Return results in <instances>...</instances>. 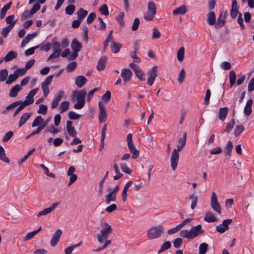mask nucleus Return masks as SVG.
Returning <instances> with one entry per match:
<instances>
[{"label": "nucleus", "mask_w": 254, "mask_h": 254, "mask_svg": "<svg viewBox=\"0 0 254 254\" xmlns=\"http://www.w3.org/2000/svg\"><path fill=\"white\" fill-rule=\"evenodd\" d=\"M187 133L185 132L183 137L179 140V145L177 146V148L175 149L172 154L171 157V166L173 170H175L179 160V154L180 151L185 146L186 142Z\"/></svg>", "instance_id": "nucleus-1"}, {"label": "nucleus", "mask_w": 254, "mask_h": 254, "mask_svg": "<svg viewBox=\"0 0 254 254\" xmlns=\"http://www.w3.org/2000/svg\"><path fill=\"white\" fill-rule=\"evenodd\" d=\"M204 232V231L202 229L201 225L198 224L195 226L192 227L189 230H183L181 231L180 236L184 238L192 240L199 235H202Z\"/></svg>", "instance_id": "nucleus-2"}, {"label": "nucleus", "mask_w": 254, "mask_h": 254, "mask_svg": "<svg viewBox=\"0 0 254 254\" xmlns=\"http://www.w3.org/2000/svg\"><path fill=\"white\" fill-rule=\"evenodd\" d=\"M101 230L97 234V239L99 243H103L104 241L108 240V238L113 232V229L107 222L101 223Z\"/></svg>", "instance_id": "nucleus-3"}, {"label": "nucleus", "mask_w": 254, "mask_h": 254, "mask_svg": "<svg viewBox=\"0 0 254 254\" xmlns=\"http://www.w3.org/2000/svg\"><path fill=\"white\" fill-rule=\"evenodd\" d=\"M86 94V91L85 89L74 92L73 96L76 98L77 101V103L74 105V108L75 109H81L84 107L85 103V97Z\"/></svg>", "instance_id": "nucleus-4"}, {"label": "nucleus", "mask_w": 254, "mask_h": 254, "mask_svg": "<svg viewBox=\"0 0 254 254\" xmlns=\"http://www.w3.org/2000/svg\"><path fill=\"white\" fill-rule=\"evenodd\" d=\"M164 233V229L161 225L154 226L149 229L147 232V237L150 240L160 238Z\"/></svg>", "instance_id": "nucleus-5"}, {"label": "nucleus", "mask_w": 254, "mask_h": 254, "mask_svg": "<svg viewBox=\"0 0 254 254\" xmlns=\"http://www.w3.org/2000/svg\"><path fill=\"white\" fill-rule=\"evenodd\" d=\"M157 8L153 1H150L147 3V10L144 14V18L147 21L153 19L156 13Z\"/></svg>", "instance_id": "nucleus-6"}, {"label": "nucleus", "mask_w": 254, "mask_h": 254, "mask_svg": "<svg viewBox=\"0 0 254 254\" xmlns=\"http://www.w3.org/2000/svg\"><path fill=\"white\" fill-rule=\"evenodd\" d=\"M210 205L214 211L216 212L219 214L221 213V206L218 201L217 195L214 192H213L211 194Z\"/></svg>", "instance_id": "nucleus-7"}, {"label": "nucleus", "mask_w": 254, "mask_h": 254, "mask_svg": "<svg viewBox=\"0 0 254 254\" xmlns=\"http://www.w3.org/2000/svg\"><path fill=\"white\" fill-rule=\"evenodd\" d=\"M157 68L158 67L157 65H154L151 68H150L148 72L147 75H148V77L147 79V83L151 86L157 76Z\"/></svg>", "instance_id": "nucleus-8"}, {"label": "nucleus", "mask_w": 254, "mask_h": 254, "mask_svg": "<svg viewBox=\"0 0 254 254\" xmlns=\"http://www.w3.org/2000/svg\"><path fill=\"white\" fill-rule=\"evenodd\" d=\"M38 88H34L32 89L29 94L26 97V99L24 101L21 100V103H23L26 107L28 105L32 104L34 102L33 97L36 95Z\"/></svg>", "instance_id": "nucleus-9"}, {"label": "nucleus", "mask_w": 254, "mask_h": 254, "mask_svg": "<svg viewBox=\"0 0 254 254\" xmlns=\"http://www.w3.org/2000/svg\"><path fill=\"white\" fill-rule=\"evenodd\" d=\"M232 222L231 219H225L223 221L222 223L217 226L216 230L217 232L220 233H224L226 230L229 229L228 225Z\"/></svg>", "instance_id": "nucleus-10"}, {"label": "nucleus", "mask_w": 254, "mask_h": 254, "mask_svg": "<svg viewBox=\"0 0 254 254\" xmlns=\"http://www.w3.org/2000/svg\"><path fill=\"white\" fill-rule=\"evenodd\" d=\"M98 105L99 108L98 120L100 123H104L106 122L107 117L106 108L101 102H99Z\"/></svg>", "instance_id": "nucleus-11"}, {"label": "nucleus", "mask_w": 254, "mask_h": 254, "mask_svg": "<svg viewBox=\"0 0 254 254\" xmlns=\"http://www.w3.org/2000/svg\"><path fill=\"white\" fill-rule=\"evenodd\" d=\"M60 204V202L54 203L52 204L51 207L45 208L43 210L39 212L37 215L38 217H40L42 215H46L49 213H51L54 209H55L58 205Z\"/></svg>", "instance_id": "nucleus-12"}, {"label": "nucleus", "mask_w": 254, "mask_h": 254, "mask_svg": "<svg viewBox=\"0 0 254 254\" xmlns=\"http://www.w3.org/2000/svg\"><path fill=\"white\" fill-rule=\"evenodd\" d=\"M62 234V231L61 229H58L53 234L50 242V244L52 247H55L57 245Z\"/></svg>", "instance_id": "nucleus-13"}, {"label": "nucleus", "mask_w": 254, "mask_h": 254, "mask_svg": "<svg viewBox=\"0 0 254 254\" xmlns=\"http://www.w3.org/2000/svg\"><path fill=\"white\" fill-rule=\"evenodd\" d=\"M66 128L68 134L72 136L75 137L77 135V131L74 127L72 126V122L70 121H67L66 124Z\"/></svg>", "instance_id": "nucleus-14"}, {"label": "nucleus", "mask_w": 254, "mask_h": 254, "mask_svg": "<svg viewBox=\"0 0 254 254\" xmlns=\"http://www.w3.org/2000/svg\"><path fill=\"white\" fill-rule=\"evenodd\" d=\"M127 146L129 151L132 153L131 157L132 159L137 158L139 155V151L136 149L133 142L127 143Z\"/></svg>", "instance_id": "nucleus-15"}, {"label": "nucleus", "mask_w": 254, "mask_h": 254, "mask_svg": "<svg viewBox=\"0 0 254 254\" xmlns=\"http://www.w3.org/2000/svg\"><path fill=\"white\" fill-rule=\"evenodd\" d=\"M132 75V72L128 68H124L122 69L121 74V76L123 78L125 82L128 81Z\"/></svg>", "instance_id": "nucleus-16"}, {"label": "nucleus", "mask_w": 254, "mask_h": 254, "mask_svg": "<svg viewBox=\"0 0 254 254\" xmlns=\"http://www.w3.org/2000/svg\"><path fill=\"white\" fill-rule=\"evenodd\" d=\"M71 48L73 51L79 52L82 49V45L77 40L74 39L71 42Z\"/></svg>", "instance_id": "nucleus-17"}, {"label": "nucleus", "mask_w": 254, "mask_h": 254, "mask_svg": "<svg viewBox=\"0 0 254 254\" xmlns=\"http://www.w3.org/2000/svg\"><path fill=\"white\" fill-rule=\"evenodd\" d=\"M253 103V100L252 99H250L247 101L244 110V113L246 116H249L251 114Z\"/></svg>", "instance_id": "nucleus-18"}, {"label": "nucleus", "mask_w": 254, "mask_h": 254, "mask_svg": "<svg viewBox=\"0 0 254 254\" xmlns=\"http://www.w3.org/2000/svg\"><path fill=\"white\" fill-rule=\"evenodd\" d=\"M226 13H221L217 21L215 24V27L216 28H219L223 26L225 23V18H226Z\"/></svg>", "instance_id": "nucleus-19"}, {"label": "nucleus", "mask_w": 254, "mask_h": 254, "mask_svg": "<svg viewBox=\"0 0 254 254\" xmlns=\"http://www.w3.org/2000/svg\"><path fill=\"white\" fill-rule=\"evenodd\" d=\"M206 21L210 25L216 24V17L214 12L211 11L207 15Z\"/></svg>", "instance_id": "nucleus-20"}, {"label": "nucleus", "mask_w": 254, "mask_h": 254, "mask_svg": "<svg viewBox=\"0 0 254 254\" xmlns=\"http://www.w3.org/2000/svg\"><path fill=\"white\" fill-rule=\"evenodd\" d=\"M31 115V113H24L20 118L18 127H21L30 119Z\"/></svg>", "instance_id": "nucleus-21"}, {"label": "nucleus", "mask_w": 254, "mask_h": 254, "mask_svg": "<svg viewBox=\"0 0 254 254\" xmlns=\"http://www.w3.org/2000/svg\"><path fill=\"white\" fill-rule=\"evenodd\" d=\"M86 82L87 79L84 76L79 75L76 77L75 83L78 88H81L86 83Z\"/></svg>", "instance_id": "nucleus-22"}, {"label": "nucleus", "mask_w": 254, "mask_h": 254, "mask_svg": "<svg viewBox=\"0 0 254 254\" xmlns=\"http://www.w3.org/2000/svg\"><path fill=\"white\" fill-rule=\"evenodd\" d=\"M187 11V6L185 5H182L181 6L174 9L173 10L172 13L175 15L184 14L186 13Z\"/></svg>", "instance_id": "nucleus-23"}, {"label": "nucleus", "mask_w": 254, "mask_h": 254, "mask_svg": "<svg viewBox=\"0 0 254 254\" xmlns=\"http://www.w3.org/2000/svg\"><path fill=\"white\" fill-rule=\"evenodd\" d=\"M21 90V88L20 85L16 84L10 90L9 93V96L11 97H15L17 96L18 93Z\"/></svg>", "instance_id": "nucleus-24"}, {"label": "nucleus", "mask_w": 254, "mask_h": 254, "mask_svg": "<svg viewBox=\"0 0 254 254\" xmlns=\"http://www.w3.org/2000/svg\"><path fill=\"white\" fill-rule=\"evenodd\" d=\"M107 60V58L106 57H102L100 59L97 65V69L98 71H101L104 69Z\"/></svg>", "instance_id": "nucleus-25"}, {"label": "nucleus", "mask_w": 254, "mask_h": 254, "mask_svg": "<svg viewBox=\"0 0 254 254\" xmlns=\"http://www.w3.org/2000/svg\"><path fill=\"white\" fill-rule=\"evenodd\" d=\"M204 220L208 223H210L216 221L217 219L212 212H207L205 215Z\"/></svg>", "instance_id": "nucleus-26"}, {"label": "nucleus", "mask_w": 254, "mask_h": 254, "mask_svg": "<svg viewBox=\"0 0 254 254\" xmlns=\"http://www.w3.org/2000/svg\"><path fill=\"white\" fill-rule=\"evenodd\" d=\"M69 106V102L68 101H62L59 107L60 113L61 114H62L65 112L66 110L68 109Z\"/></svg>", "instance_id": "nucleus-27"}, {"label": "nucleus", "mask_w": 254, "mask_h": 254, "mask_svg": "<svg viewBox=\"0 0 254 254\" xmlns=\"http://www.w3.org/2000/svg\"><path fill=\"white\" fill-rule=\"evenodd\" d=\"M228 109L227 107L220 108L219 110V119L224 121L228 114Z\"/></svg>", "instance_id": "nucleus-28"}, {"label": "nucleus", "mask_w": 254, "mask_h": 254, "mask_svg": "<svg viewBox=\"0 0 254 254\" xmlns=\"http://www.w3.org/2000/svg\"><path fill=\"white\" fill-rule=\"evenodd\" d=\"M17 54L13 51H9L4 57V60L5 62H9L17 57Z\"/></svg>", "instance_id": "nucleus-29"}, {"label": "nucleus", "mask_w": 254, "mask_h": 254, "mask_svg": "<svg viewBox=\"0 0 254 254\" xmlns=\"http://www.w3.org/2000/svg\"><path fill=\"white\" fill-rule=\"evenodd\" d=\"M12 4V2H9L5 5H4L2 8L1 9L0 12V18L2 19L4 17L7 12V11L10 9L11 5Z\"/></svg>", "instance_id": "nucleus-30"}, {"label": "nucleus", "mask_w": 254, "mask_h": 254, "mask_svg": "<svg viewBox=\"0 0 254 254\" xmlns=\"http://www.w3.org/2000/svg\"><path fill=\"white\" fill-rule=\"evenodd\" d=\"M36 36V33H33L31 34L27 35L22 40L21 42V47H23L27 44L32 38Z\"/></svg>", "instance_id": "nucleus-31"}, {"label": "nucleus", "mask_w": 254, "mask_h": 254, "mask_svg": "<svg viewBox=\"0 0 254 254\" xmlns=\"http://www.w3.org/2000/svg\"><path fill=\"white\" fill-rule=\"evenodd\" d=\"M121 47H122V44L121 43H116L114 41H111V48L112 52L113 53H118L120 51Z\"/></svg>", "instance_id": "nucleus-32"}, {"label": "nucleus", "mask_w": 254, "mask_h": 254, "mask_svg": "<svg viewBox=\"0 0 254 254\" xmlns=\"http://www.w3.org/2000/svg\"><path fill=\"white\" fill-rule=\"evenodd\" d=\"M236 77L237 76L234 70H231L229 74V82L231 87L233 86L234 84L236 83Z\"/></svg>", "instance_id": "nucleus-33"}, {"label": "nucleus", "mask_w": 254, "mask_h": 254, "mask_svg": "<svg viewBox=\"0 0 254 254\" xmlns=\"http://www.w3.org/2000/svg\"><path fill=\"white\" fill-rule=\"evenodd\" d=\"M171 247V243L170 241H165L161 246V248L157 252L158 254H160L164 251L168 250Z\"/></svg>", "instance_id": "nucleus-34"}, {"label": "nucleus", "mask_w": 254, "mask_h": 254, "mask_svg": "<svg viewBox=\"0 0 254 254\" xmlns=\"http://www.w3.org/2000/svg\"><path fill=\"white\" fill-rule=\"evenodd\" d=\"M189 198L191 200V209L193 210L197 205L198 197L196 195H195L194 194H191L190 195Z\"/></svg>", "instance_id": "nucleus-35"}, {"label": "nucleus", "mask_w": 254, "mask_h": 254, "mask_svg": "<svg viewBox=\"0 0 254 254\" xmlns=\"http://www.w3.org/2000/svg\"><path fill=\"white\" fill-rule=\"evenodd\" d=\"M117 196L112 192H110L105 196V202L106 203L109 204L111 201H115L116 200Z\"/></svg>", "instance_id": "nucleus-36"}, {"label": "nucleus", "mask_w": 254, "mask_h": 254, "mask_svg": "<svg viewBox=\"0 0 254 254\" xmlns=\"http://www.w3.org/2000/svg\"><path fill=\"white\" fill-rule=\"evenodd\" d=\"M51 45L53 46L54 51L61 52L60 43L57 41L56 37H54L51 41Z\"/></svg>", "instance_id": "nucleus-37"}, {"label": "nucleus", "mask_w": 254, "mask_h": 254, "mask_svg": "<svg viewBox=\"0 0 254 254\" xmlns=\"http://www.w3.org/2000/svg\"><path fill=\"white\" fill-rule=\"evenodd\" d=\"M87 13L88 12L87 10H84L82 8H80L77 12L78 19L80 20H82L87 15Z\"/></svg>", "instance_id": "nucleus-38"}, {"label": "nucleus", "mask_w": 254, "mask_h": 254, "mask_svg": "<svg viewBox=\"0 0 254 254\" xmlns=\"http://www.w3.org/2000/svg\"><path fill=\"white\" fill-rule=\"evenodd\" d=\"M8 70L6 68L1 69L0 70V82H3L6 80L8 77Z\"/></svg>", "instance_id": "nucleus-39"}, {"label": "nucleus", "mask_w": 254, "mask_h": 254, "mask_svg": "<svg viewBox=\"0 0 254 254\" xmlns=\"http://www.w3.org/2000/svg\"><path fill=\"white\" fill-rule=\"evenodd\" d=\"M0 159L6 163L9 162V159L5 155V150L1 146H0Z\"/></svg>", "instance_id": "nucleus-40"}, {"label": "nucleus", "mask_w": 254, "mask_h": 254, "mask_svg": "<svg viewBox=\"0 0 254 254\" xmlns=\"http://www.w3.org/2000/svg\"><path fill=\"white\" fill-rule=\"evenodd\" d=\"M109 172L107 171L106 173V174L105 176L103 177V178L100 181L99 184V193L100 194H102L103 193V185L104 182L105 180L107 179L108 176Z\"/></svg>", "instance_id": "nucleus-41"}, {"label": "nucleus", "mask_w": 254, "mask_h": 254, "mask_svg": "<svg viewBox=\"0 0 254 254\" xmlns=\"http://www.w3.org/2000/svg\"><path fill=\"white\" fill-rule=\"evenodd\" d=\"M21 100L16 101H15V102L12 103L11 104H10V105H9L8 106H7L6 107L5 110L3 111V114H6L7 111L8 110H10L14 107H17V106L20 105V104H21Z\"/></svg>", "instance_id": "nucleus-42"}, {"label": "nucleus", "mask_w": 254, "mask_h": 254, "mask_svg": "<svg viewBox=\"0 0 254 254\" xmlns=\"http://www.w3.org/2000/svg\"><path fill=\"white\" fill-rule=\"evenodd\" d=\"M185 48L182 47L179 49L177 52V59L179 62H182L184 58Z\"/></svg>", "instance_id": "nucleus-43"}, {"label": "nucleus", "mask_w": 254, "mask_h": 254, "mask_svg": "<svg viewBox=\"0 0 254 254\" xmlns=\"http://www.w3.org/2000/svg\"><path fill=\"white\" fill-rule=\"evenodd\" d=\"M18 78L17 75L14 72L12 74H10L8 76V78L5 81V84H9L15 81Z\"/></svg>", "instance_id": "nucleus-44"}, {"label": "nucleus", "mask_w": 254, "mask_h": 254, "mask_svg": "<svg viewBox=\"0 0 254 254\" xmlns=\"http://www.w3.org/2000/svg\"><path fill=\"white\" fill-rule=\"evenodd\" d=\"M233 147V145L232 142L231 141H228L225 148V153L226 155H228L229 156H230Z\"/></svg>", "instance_id": "nucleus-45"}, {"label": "nucleus", "mask_w": 254, "mask_h": 254, "mask_svg": "<svg viewBox=\"0 0 254 254\" xmlns=\"http://www.w3.org/2000/svg\"><path fill=\"white\" fill-rule=\"evenodd\" d=\"M208 249V245L205 243H201L199 246V254H205Z\"/></svg>", "instance_id": "nucleus-46"}, {"label": "nucleus", "mask_w": 254, "mask_h": 254, "mask_svg": "<svg viewBox=\"0 0 254 254\" xmlns=\"http://www.w3.org/2000/svg\"><path fill=\"white\" fill-rule=\"evenodd\" d=\"M137 77L141 81H145L146 80V77L144 73L142 71V70L139 68L135 72H134Z\"/></svg>", "instance_id": "nucleus-47"}, {"label": "nucleus", "mask_w": 254, "mask_h": 254, "mask_svg": "<svg viewBox=\"0 0 254 254\" xmlns=\"http://www.w3.org/2000/svg\"><path fill=\"white\" fill-rule=\"evenodd\" d=\"M114 169L116 174L114 177V179L115 180H117L123 176V174L120 172L119 167L116 163L114 164Z\"/></svg>", "instance_id": "nucleus-48"}, {"label": "nucleus", "mask_w": 254, "mask_h": 254, "mask_svg": "<svg viewBox=\"0 0 254 254\" xmlns=\"http://www.w3.org/2000/svg\"><path fill=\"white\" fill-rule=\"evenodd\" d=\"M81 244L82 242H80L77 244L69 246L64 251L65 254H70L74 248L79 247L81 245Z\"/></svg>", "instance_id": "nucleus-49"}, {"label": "nucleus", "mask_w": 254, "mask_h": 254, "mask_svg": "<svg viewBox=\"0 0 254 254\" xmlns=\"http://www.w3.org/2000/svg\"><path fill=\"white\" fill-rule=\"evenodd\" d=\"M43 122V119L42 117L38 116L34 119L31 126L32 127L38 126L40 124H42Z\"/></svg>", "instance_id": "nucleus-50"}, {"label": "nucleus", "mask_w": 254, "mask_h": 254, "mask_svg": "<svg viewBox=\"0 0 254 254\" xmlns=\"http://www.w3.org/2000/svg\"><path fill=\"white\" fill-rule=\"evenodd\" d=\"M14 15H11L7 16L5 19V21L7 24H9V25H11L12 24V28L14 27L16 21H14Z\"/></svg>", "instance_id": "nucleus-51"}, {"label": "nucleus", "mask_w": 254, "mask_h": 254, "mask_svg": "<svg viewBox=\"0 0 254 254\" xmlns=\"http://www.w3.org/2000/svg\"><path fill=\"white\" fill-rule=\"evenodd\" d=\"M100 13L104 15H109V10L106 4H103L99 9Z\"/></svg>", "instance_id": "nucleus-52"}, {"label": "nucleus", "mask_w": 254, "mask_h": 254, "mask_svg": "<svg viewBox=\"0 0 254 254\" xmlns=\"http://www.w3.org/2000/svg\"><path fill=\"white\" fill-rule=\"evenodd\" d=\"M12 29V25H8V26L4 27L2 29L1 31V34L4 37H6L10 31Z\"/></svg>", "instance_id": "nucleus-53"}, {"label": "nucleus", "mask_w": 254, "mask_h": 254, "mask_svg": "<svg viewBox=\"0 0 254 254\" xmlns=\"http://www.w3.org/2000/svg\"><path fill=\"white\" fill-rule=\"evenodd\" d=\"M234 125L235 119H232L231 121L227 124L225 131L229 132L233 128Z\"/></svg>", "instance_id": "nucleus-54"}, {"label": "nucleus", "mask_w": 254, "mask_h": 254, "mask_svg": "<svg viewBox=\"0 0 254 254\" xmlns=\"http://www.w3.org/2000/svg\"><path fill=\"white\" fill-rule=\"evenodd\" d=\"M245 128L243 126H237L236 127L234 134L236 136H239L241 133L244 130Z\"/></svg>", "instance_id": "nucleus-55"}, {"label": "nucleus", "mask_w": 254, "mask_h": 254, "mask_svg": "<svg viewBox=\"0 0 254 254\" xmlns=\"http://www.w3.org/2000/svg\"><path fill=\"white\" fill-rule=\"evenodd\" d=\"M77 66L76 63L75 62H72L68 64L66 67L67 70L69 72H71L74 70Z\"/></svg>", "instance_id": "nucleus-56"}, {"label": "nucleus", "mask_w": 254, "mask_h": 254, "mask_svg": "<svg viewBox=\"0 0 254 254\" xmlns=\"http://www.w3.org/2000/svg\"><path fill=\"white\" fill-rule=\"evenodd\" d=\"M37 112L40 114L46 115L47 112V107L43 104L40 105L39 106V109Z\"/></svg>", "instance_id": "nucleus-57"}, {"label": "nucleus", "mask_w": 254, "mask_h": 254, "mask_svg": "<svg viewBox=\"0 0 254 254\" xmlns=\"http://www.w3.org/2000/svg\"><path fill=\"white\" fill-rule=\"evenodd\" d=\"M75 10L74 5L70 4L65 8V12L67 14L71 15Z\"/></svg>", "instance_id": "nucleus-58"}, {"label": "nucleus", "mask_w": 254, "mask_h": 254, "mask_svg": "<svg viewBox=\"0 0 254 254\" xmlns=\"http://www.w3.org/2000/svg\"><path fill=\"white\" fill-rule=\"evenodd\" d=\"M245 78H246V76L245 74H242V73L239 74L238 75V78L236 82L237 85H241L245 81Z\"/></svg>", "instance_id": "nucleus-59"}, {"label": "nucleus", "mask_w": 254, "mask_h": 254, "mask_svg": "<svg viewBox=\"0 0 254 254\" xmlns=\"http://www.w3.org/2000/svg\"><path fill=\"white\" fill-rule=\"evenodd\" d=\"M54 75H51L50 76H48L47 77L44 81L42 83V85L45 86H49V85L51 83L52 81V79L53 78Z\"/></svg>", "instance_id": "nucleus-60"}, {"label": "nucleus", "mask_w": 254, "mask_h": 254, "mask_svg": "<svg viewBox=\"0 0 254 254\" xmlns=\"http://www.w3.org/2000/svg\"><path fill=\"white\" fill-rule=\"evenodd\" d=\"M185 76V71L182 68L179 73V77L178 78V81L179 83H181L184 81V78Z\"/></svg>", "instance_id": "nucleus-61"}, {"label": "nucleus", "mask_w": 254, "mask_h": 254, "mask_svg": "<svg viewBox=\"0 0 254 254\" xmlns=\"http://www.w3.org/2000/svg\"><path fill=\"white\" fill-rule=\"evenodd\" d=\"M120 166L121 170L123 172L127 173V174H130L132 172L131 170L128 167H127L126 164H121Z\"/></svg>", "instance_id": "nucleus-62"}, {"label": "nucleus", "mask_w": 254, "mask_h": 254, "mask_svg": "<svg viewBox=\"0 0 254 254\" xmlns=\"http://www.w3.org/2000/svg\"><path fill=\"white\" fill-rule=\"evenodd\" d=\"M80 117V115L77 114L73 111H70L68 113V118L70 120H77Z\"/></svg>", "instance_id": "nucleus-63"}, {"label": "nucleus", "mask_w": 254, "mask_h": 254, "mask_svg": "<svg viewBox=\"0 0 254 254\" xmlns=\"http://www.w3.org/2000/svg\"><path fill=\"white\" fill-rule=\"evenodd\" d=\"M254 90V76L251 78L248 84V91L252 92Z\"/></svg>", "instance_id": "nucleus-64"}]
</instances>
